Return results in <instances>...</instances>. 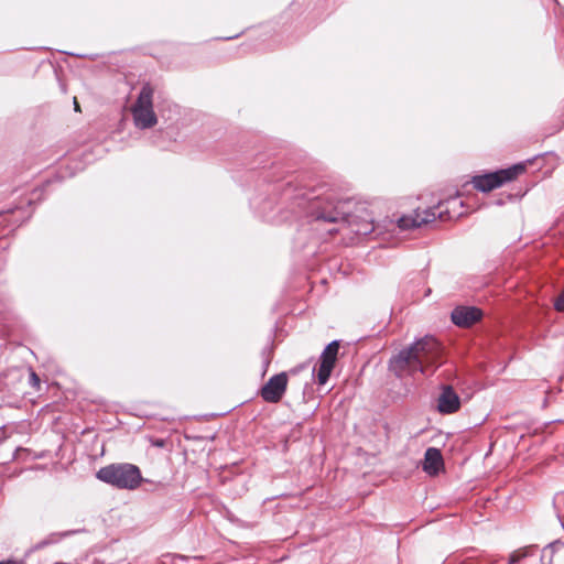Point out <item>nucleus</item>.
Wrapping results in <instances>:
<instances>
[{
  "label": "nucleus",
  "instance_id": "1",
  "mask_svg": "<svg viewBox=\"0 0 564 564\" xmlns=\"http://www.w3.org/2000/svg\"><path fill=\"white\" fill-rule=\"evenodd\" d=\"M442 348L432 336L417 339L391 357L389 369L399 378L421 373L429 376L438 367Z\"/></svg>",
  "mask_w": 564,
  "mask_h": 564
},
{
  "label": "nucleus",
  "instance_id": "11",
  "mask_svg": "<svg viewBox=\"0 0 564 564\" xmlns=\"http://www.w3.org/2000/svg\"><path fill=\"white\" fill-rule=\"evenodd\" d=\"M443 466V458L440 449L429 447L424 455L423 470L431 476L436 475Z\"/></svg>",
  "mask_w": 564,
  "mask_h": 564
},
{
  "label": "nucleus",
  "instance_id": "7",
  "mask_svg": "<svg viewBox=\"0 0 564 564\" xmlns=\"http://www.w3.org/2000/svg\"><path fill=\"white\" fill-rule=\"evenodd\" d=\"M441 213H438V216ZM437 213L435 208L416 209L413 215L402 216L398 219V226L402 230L421 227L436 220Z\"/></svg>",
  "mask_w": 564,
  "mask_h": 564
},
{
  "label": "nucleus",
  "instance_id": "2",
  "mask_svg": "<svg viewBox=\"0 0 564 564\" xmlns=\"http://www.w3.org/2000/svg\"><path fill=\"white\" fill-rule=\"evenodd\" d=\"M316 219L347 224L351 231L361 236L375 230L372 213L362 204L356 205L351 210L350 200L327 199L326 204L316 212Z\"/></svg>",
  "mask_w": 564,
  "mask_h": 564
},
{
  "label": "nucleus",
  "instance_id": "5",
  "mask_svg": "<svg viewBox=\"0 0 564 564\" xmlns=\"http://www.w3.org/2000/svg\"><path fill=\"white\" fill-rule=\"evenodd\" d=\"M523 171V164H516L509 169L474 176L473 184L474 187L480 192H490L497 187H500L506 182L514 180Z\"/></svg>",
  "mask_w": 564,
  "mask_h": 564
},
{
  "label": "nucleus",
  "instance_id": "8",
  "mask_svg": "<svg viewBox=\"0 0 564 564\" xmlns=\"http://www.w3.org/2000/svg\"><path fill=\"white\" fill-rule=\"evenodd\" d=\"M288 384L284 372L273 376L261 389V397L267 402L275 403L283 397Z\"/></svg>",
  "mask_w": 564,
  "mask_h": 564
},
{
  "label": "nucleus",
  "instance_id": "14",
  "mask_svg": "<svg viewBox=\"0 0 564 564\" xmlns=\"http://www.w3.org/2000/svg\"><path fill=\"white\" fill-rule=\"evenodd\" d=\"M67 533H52L48 535L47 539L43 540L37 544V547H43L45 545L57 543L63 536H65Z\"/></svg>",
  "mask_w": 564,
  "mask_h": 564
},
{
  "label": "nucleus",
  "instance_id": "4",
  "mask_svg": "<svg viewBox=\"0 0 564 564\" xmlns=\"http://www.w3.org/2000/svg\"><path fill=\"white\" fill-rule=\"evenodd\" d=\"M153 87L150 84H144L131 107L133 122L139 129H150L158 123V117L153 109Z\"/></svg>",
  "mask_w": 564,
  "mask_h": 564
},
{
  "label": "nucleus",
  "instance_id": "15",
  "mask_svg": "<svg viewBox=\"0 0 564 564\" xmlns=\"http://www.w3.org/2000/svg\"><path fill=\"white\" fill-rule=\"evenodd\" d=\"M74 108L76 111H79V104L76 98H74Z\"/></svg>",
  "mask_w": 564,
  "mask_h": 564
},
{
  "label": "nucleus",
  "instance_id": "13",
  "mask_svg": "<svg viewBox=\"0 0 564 564\" xmlns=\"http://www.w3.org/2000/svg\"><path fill=\"white\" fill-rule=\"evenodd\" d=\"M536 551V549L534 546H528V547H524V549H520L516 552H513L510 557H509V564H517L519 563L522 558H525L528 556H532L534 554V552Z\"/></svg>",
  "mask_w": 564,
  "mask_h": 564
},
{
  "label": "nucleus",
  "instance_id": "9",
  "mask_svg": "<svg viewBox=\"0 0 564 564\" xmlns=\"http://www.w3.org/2000/svg\"><path fill=\"white\" fill-rule=\"evenodd\" d=\"M452 321L459 327H469L482 317V312L475 306H457L451 314Z\"/></svg>",
  "mask_w": 564,
  "mask_h": 564
},
{
  "label": "nucleus",
  "instance_id": "16",
  "mask_svg": "<svg viewBox=\"0 0 564 564\" xmlns=\"http://www.w3.org/2000/svg\"><path fill=\"white\" fill-rule=\"evenodd\" d=\"M0 564H20L17 561L0 562Z\"/></svg>",
  "mask_w": 564,
  "mask_h": 564
},
{
  "label": "nucleus",
  "instance_id": "10",
  "mask_svg": "<svg viewBox=\"0 0 564 564\" xmlns=\"http://www.w3.org/2000/svg\"><path fill=\"white\" fill-rule=\"evenodd\" d=\"M460 408L458 394L449 386H444L437 400V410L443 414H451Z\"/></svg>",
  "mask_w": 564,
  "mask_h": 564
},
{
  "label": "nucleus",
  "instance_id": "3",
  "mask_svg": "<svg viewBox=\"0 0 564 564\" xmlns=\"http://www.w3.org/2000/svg\"><path fill=\"white\" fill-rule=\"evenodd\" d=\"M96 476L106 484L128 490L137 489L142 481L140 468L129 463L105 466L97 471Z\"/></svg>",
  "mask_w": 564,
  "mask_h": 564
},
{
  "label": "nucleus",
  "instance_id": "6",
  "mask_svg": "<svg viewBox=\"0 0 564 564\" xmlns=\"http://www.w3.org/2000/svg\"><path fill=\"white\" fill-rule=\"evenodd\" d=\"M339 351V341L333 340L323 350L319 357V367L317 371V381L321 386L325 384L335 367Z\"/></svg>",
  "mask_w": 564,
  "mask_h": 564
},
{
  "label": "nucleus",
  "instance_id": "12",
  "mask_svg": "<svg viewBox=\"0 0 564 564\" xmlns=\"http://www.w3.org/2000/svg\"><path fill=\"white\" fill-rule=\"evenodd\" d=\"M564 545L560 542H554L545 546L541 552V564H552L555 552Z\"/></svg>",
  "mask_w": 564,
  "mask_h": 564
}]
</instances>
